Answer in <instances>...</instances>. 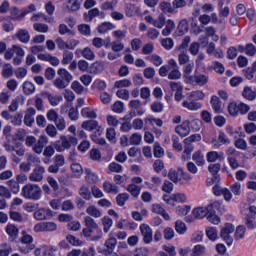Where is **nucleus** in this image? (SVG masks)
<instances>
[{"instance_id": "nucleus-5", "label": "nucleus", "mask_w": 256, "mask_h": 256, "mask_svg": "<svg viewBox=\"0 0 256 256\" xmlns=\"http://www.w3.org/2000/svg\"><path fill=\"white\" fill-rule=\"evenodd\" d=\"M251 107L243 102L237 104V102H232L228 105V111L230 115L235 117L236 115H247Z\"/></svg>"}, {"instance_id": "nucleus-33", "label": "nucleus", "mask_w": 256, "mask_h": 256, "mask_svg": "<svg viewBox=\"0 0 256 256\" xmlns=\"http://www.w3.org/2000/svg\"><path fill=\"white\" fill-rule=\"evenodd\" d=\"M130 109H138L137 115L141 116L145 114V110L141 107V100H131L129 102Z\"/></svg>"}, {"instance_id": "nucleus-39", "label": "nucleus", "mask_w": 256, "mask_h": 256, "mask_svg": "<svg viewBox=\"0 0 256 256\" xmlns=\"http://www.w3.org/2000/svg\"><path fill=\"white\" fill-rule=\"evenodd\" d=\"M24 95H33L35 93V84L33 82L26 81L22 85Z\"/></svg>"}, {"instance_id": "nucleus-7", "label": "nucleus", "mask_w": 256, "mask_h": 256, "mask_svg": "<svg viewBox=\"0 0 256 256\" xmlns=\"http://www.w3.org/2000/svg\"><path fill=\"white\" fill-rule=\"evenodd\" d=\"M20 241L24 245H27L19 248L20 253H24L25 255H27V253H31V251L35 249V244H33V236L27 234L26 231H22V237Z\"/></svg>"}, {"instance_id": "nucleus-41", "label": "nucleus", "mask_w": 256, "mask_h": 256, "mask_svg": "<svg viewBox=\"0 0 256 256\" xmlns=\"http://www.w3.org/2000/svg\"><path fill=\"white\" fill-rule=\"evenodd\" d=\"M82 117H86V119H97V113L94 110H91L90 107L83 108L81 110Z\"/></svg>"}, {"instance_id": "nucleus-27", "label": "nucleus", "mask_w": 256, "mask_h": 256, "mask_svg": "<svg viewBox=\"0 0 256 256\" xmlns=\"http://www.w3.org/2000/svg\"><path fill=\"white\" fill-rule=\"evenodd\" d=\"M35 113H36L35 108H29L27 110V113L24 116V123L27 125V127H31V125L35 123V118H33Z\"/></svg>"}, {"instance_id": "nucleus-42", "label": "nucleus", "mask_w": 256, "mask_h": 256, "mask_svg": "<svg viewBox=\"0 0 256 256\" xmlns=\"http://www.w3.org/2000/svg\"><path fill=\"white\" fill-rule=\"evenodd\" d=\"M220 207H221V203H219V201H215L209 204L207 207H205L207 211V215H215V213H217Z\"/></svg>"}, {"instance_id": "nucleus-49", "label": "nucleus", "mask_w": 256, "mask_h": 256, "mask_svg": "<svg viewBox=\"0 0 256 256\" xmlns=\"http://www.w3.org/2000/svg\"><path fill=\"white\" fill-rule=\"evenodd\" d=\"M127 191L131 193L132 197H139V194L141 193V187L135 185V184H129L127 187Z\"/></svg>"}, {"instance_id": "nucleus-45", "label": "nucleus", "mask_w": 256, "mask_h": 256, "mask_svg": "<svg viewBox=\"0 0 256 256\" xmlns=\"http://www.w3.org/2000/svg\"><path fill=\"white\" fill-rule=\"evenodd\" d=\"M208 171L211 173L212 177H220L219 171H221V165L219 163L210 164L208 166Z\"/></svg>"}, {"instance_id": "nucleus-40", "label": "nucleus", "mask_w": 256, "mask_h": 256, "mask_svg": "<svg viewBox=\"0 0 256 256\" xmlns=\"http://www.w3.org/2000/svg\"><path fill=\"white\" fill-rule=\"evenodd\" d=\"M192 214L195 219H204V217H207V209L205 207H198L192 211Z\"/></svg>"}, {"instance_id": "nucleus-17", "label": "nucleus", "mask_w": 256, "mask_h": 256, "mask_svg": "<svg viewBox=\"0 0 256 256\" xmlns=\"http://www.w3.org/2000/svg\"><path fill=\"white\" fill-rule=\"evenodd\" d=\"M38 59L40 61H48V63H50V65H52L53 67H58L59 63H61L59 58L51 56V54L49 53L38 54Z\"/></svg>"}, {"instance_id": "nucleus-1", "label": "nucleus", "mask_w": 256, "mask_h": 256, "mask_svg": "<svg viewBox=\"0 0 256 256\" xmlns=\"http://www.w3.org/2000/svg\"><path fill=\"white\" fill-rule=\"evenodd\" d=\"M79 143V140L75 136H60V140L54 142V148L58 153H63L66 149H71V145L75 147Z\"/></svg>"}, {"instance_id": "nucleus-32", "label": "nucleus", "mask_w": 256, "mask_h": 256, "mask_svg": "<svg viewBox=\"0 0 256 256\" xmlns=\"http://www.w3.org/2000/svg\"><path fill=\"white\" fill-rule=\"evenodd\" d=\"M57 73L59 75V78L66 81V83H71V81H73V75H71V73H69V71H67V69L60 68L57 71Z\"/></svg>"}, {"instance_id": "nucleus-2", "label": "nucleus", "mask_w": 256, "mask_h": 256, "mask_svg": "<svg viewBox=\"0 0 256 256\" xmlns=\"http://www.w3.org/2000/svg\"><path fill=\"white\" fill-rule=\"evenodd\" d=\"M255 206L251 205L248 206L247 208H244L242 210V214L244 216L243 218V223L244 227L246 229H249L250 231H253V229H256V220H255Z\"/></svg>"}, {"instance_id": "nucleus-58", "label": "nucleus", "mask_w": 256, "mask_h": 256, "mask_svg": "<svg viewBox=\"0 0 256 256\" xmlns=\"http://www.w3.org/2000/svg\"><path fill=\"white\" fill-rule=\"evenodd\" d=\"M179 31V35H185L187 31L189 30V25L187 24V20H181L177 27Z\"/></svg>"}, {"instance_id": "nucleus-6", "label": "nucleus", "mask_w": 256, "mask_h": 256, "mask_svg": "<svg viewBox=\"0 0 256 256\" xmlns=\"http://www.w3.org/2000/svg\"><path fill=\"white\" fill-rule=\"evenodd\" d=\"M234 232L235 226L232 223H226L220 231V237L223 241L226 242V245H228V247H231L233 245V237L231 236V234Z\"/></svg>"}, {"instance_id": "nucleus-9", "label": "nucleus", "mask_w": 256, "mask_h": 256, "mask_svg": "<svg viewBox=\"0 0 256 256\" xmlns=\"http://www.w3.org/2000/svg\"><path fill=\"white\" fill-rule=\"evenodd\" d=\"M140 233L143 237V242L147 245L153 241V229L148 224L140 225Z\"/></svg>"}, {"instance_id": "nucleus-37", "label": "nucleus", "mask_w": 256, "mask_h": 256, "mask_svg": "<svg viewBox=\"0 0 256 256\" xmlns=\"http://www.w3.org/2000/svg\"><path fill=\"white\" fill-rule=\"evenodd\" d=\"M175 29V22L173 20L169 19L166 22V27L162 30V35L164 37H169L171 33H173V30Z\"/></svg>"}, {"instance_id": "nucleus-63", "label": "nucleus", "mask_w": 256, "mask_h": 256, "mask_svg": "<svg viewBox=\"0 0 256 256\" xmlns=\"http://www.w3.org/2000/svg\"><path fill=\"white\" fill-rule=\"evenodd\" d=\"M53 83L57 89H65L69 86V83L60 77L56 78Z\"/></svg>"}, {"instance_id": "nucleus-43", "label": "nucleus", "mask_w": 256, "mask_h": 256, "mask_svg": "<svg viewBox=\"0 0 256 256\" xmlns=\"http://www.w3.org/2000/svg\"><path fill=\"white\" fill-rule=\"evenodd\" d=\"M193 161H195L196 165L203 166L205 165V158L201 151H196L192 156Z\"/></svg>"}, {"instance_id": "nucleus-54", "label": "nucleus", "mask_w": 256, "mask_h": 256, "mask_svg": "<svg viewBox=\"0 0 256 256\" xmlns=\"http://www.w3.org/2000/svg\"><path fill=\"white\" fill-rule=\"evenodd\" d=\"M82 57H84V59H87L88 61H93V59H95V52H93L91 48L86 47L82 51Z\"/></svg>"}, {"instance_id": "nucleus-3", "label": "nucleus", "mask_w": 256, "mask_h": 256, "mask_svg": "<svg viewBox=\"0 0 256 256\" xmlns=\"http://www.w3.org/2000/svg\"><path fill=\"white\" fill-rule=\"evenodd\" d=\"M41 187L37 184H26L22 188V195L25 199H31L32 201H39L41 199Z\"/></svg>"}, {"instance_id": "nucleus-51", "label": "nucleus", "mask_w": 256, "mask_h": 256, "mask_svg": "<svg viewBox=\"0 0 256 256\" xmlns=\"http://www.w3.org/2000/svg\"><path fill=\"white\" fill-rule=\"evenodd\" d=\"M66 240L68 243H70V245H73L74 247H81V245H83V241L77 239V237L71 234L66 236Z\"/></svg>"}, {"instance_id": "nucleus-31", "label": "nucleus", "mask_w": 256, "mask_h": 256, "mask_svg": "<svg viewBox=\"0 0 256 256\" xmlns=\"http://www.w3.org/2000/svg\"><path fill=\"white\" fill-rule=\"evenodd\" d=\"M112 29H115V25L111 22H103L97 27L98 33H101V34L108 33Z\"/></svg>"}, {"instance_id": "nucleus-4", "label": "nucleus", "mask_w": 256, "mask_h": 256, "mask_svg": "<svg viewBox=\"0 0 256 256\" xmlns=\"http://www.w3.org/2000/svg\"><path fill=\"white\" fill-rule=\"evenodd\" d=\"M104 249L99 248L98 253H101L105 256H119L115 252V248L117 247V238L113 235V232L109 234V238L104 243Z\"/></svg>"}, {"instance_id": "nucleus-35", "label": "nucleus", "mask_w": 256, "mask_h": 256, "mask_svg": "<svg viewBox=\"0 0 256 256\" xmlns=\"http://www.w3.org/2000/svg\"><path fill=\"white\" fill-rule=\"evenodd\" d=\"M6 185L9 187V190L14 193V195H17L19 193L21 186L19 185L18 181L15 179H10L7 181Z\"/></svg>"}, {"instance_id": "nucleus-12", "label": "nucleus", "mask_w": 256, "mask_h": 256, "mask_svg": "<svg viewBox=\"0 0 256 256\" xmlns=\"http://www.w3.org/2000/svg\"><path fill=\"white\" fill-rule=\"evenodd\" d=\"M212 144L214 147H221V145H231V139L227 137V134L225 132L220 131L218 134V138L212 139Z\"/></svg>"}, {"instance_id": "nucleus-25", "label": "nucleus", "mask_w": 256, "mask_h": 256, "mask_svg": "<svg viewBox=\"0 0 256 256\" xmlns=\"http://www.w3.org/2000/svg\"><path fill=\"white\" fill-rule=\"evenodd\" d=\"M223 161L225 159V154L223 152H216V151H211L207 153V162L208 163H215V161Z\"/></svg>"}, {"instance_id": "nucleus-11", "label": "nucleus", "mask_w": 256, "mask_h": 256, "mask_svg": "<svg viewBox=\"0 0 256 256\" xmlns=\"http://www.w3.org/2000/svg\"><path fill=\"white\" fill-rule=\"evenodd\" d=\"M81 127L86 131H95L97 129L98 135H103V130H101V126H99V122L96 120H86L82 123Z\"/></svg>"}, {"instance_id": "nucleus-29", "label": "nucleus", "mask_w": 256, "mask_h": 256, "mask_svg": "<svg viewBox=\"0 0 256 256\" xmlns=\"http://www.w3.org/2000/svg\"><path fill=\"white\" fill-rule=\"evenodd\" d=\"M85 179L88 183L90 184H95L97 183V181H99V176H97V174H95L93 171H91V169L89 168H85Z\"/></svg>"}, {"instance_id": "nucleus-50", "label": "nucleus", "mask_w": 256, "mask_h": 256, "mask_svg": "<svg viewBox=\"0 0 256 256\" xmlns=\"http://www.w3.org/2000/svg\"><path fill=\"white\" fill-rule=\"evenodd\" d=\"M194 81L196 85L203 87L204 85H207L209 78L206 75H196L194 76Z\"/></svg>"}, {"instance_id": "nucleus-8", "label": "nucleus", "mask_w": 256, "mask_h": 256, "mask_svg": "<svg viewBox=\"0 0 256 256\" xmlns=\"http://www.w3.org/2000/svg\"><path fill=\"white\" fill-rule=\"evenodd\" d=\"M85 225L90 229H96L98 233L97 236L91 237V241H99V239L103 237V231H101V228H99V225L97 224V222H95V220L90 216L85 217Z\"/></svg>"}, {"instance_id": "nucleus-52", "label": "nucleus", "mask_w": 256, "mask_h": 256, "mask_svg": "<svg viewBox=\"0 0 256 256\" xmlns=\"http://www.w3.org/2000/svg\"><path fill=\"white\" fill-rule=\"evenodd\" d=\"M67 9H69V11H79V9H81V2L79 0H69Z\"/></svg>"}, {"instance_id": "nucleus-60", "label": "nucleus", "mask_w": 256, "mask_h": 256, "mask_svg": "<svg viewBox=\"0 0 256 256\" xmlns=\"http://www.w3.org/2000/svg\"><path fill=\"white\" fill-rule=\"evenodd\" d=\"M0 247L3 248L0 249V256H9L11 253H13V248H11V246H9L7 243L1 244Z\"/></svg>"}, {"instance_id": "nucleus-20", "label": "nucleus", "mask_w": 256, "mask_h": 256, "mask_svg": "<svg viewBox=\"0 0 256 256\" xmlns=\"http://www.w3.org/2000/svg\"><path fill=\"white\" fill-rule=\"evenodd\" d=\"M16 39L20 41V43L27 44L31 40V35L27 29H20L15 34Z\"/></svg>"}, {"instance_id": "nucleus-36", "label": "nucleus", "mask_w": 256, "mask_h": 256, "mask_svg": "<svg viewBox=\"0 0 256 256\" xmlns=\"http://www.w3.org/2000/svg\"><path fill=\"white\" fill-rule=\"evenodd\" d=\"M245 231H247V228L245 227V225L237 226L234 233L235 241H241V239L245 237Z\"/></svg>"}, {"instance_id": "nucleus-34", "label": "nucleus", "mask_w": 256, "mask_h": 256, "mask_svg": "<svg viewBox=\"0 0 256 256\" xmlns=\"http://www.w3.org/2000/svg\"><path fill=\"white\" fill-rule=\"evenodd\" d=\"M2 77L4 79H9V77H13V66L10 63H5L2 67Z\"/></svg>"}, {"instance_id": "nucleus-19", "label": "nucleus", "mask_w": 256, "mask_h": 256, "mask_svg": "<svg viewBox=\"0 0 256 256\" xmlns=\"http://www.w3.org/2000/svg\"><path fill=\"white\" fill-rule=\"evenodd\" d=\"M41 96L44 99H48V101H49L50 105H52V107H57V105H59V103H61V101L63 100V97H61V96H53L49 92H42Z\"/></svg>"}, {"instance_id": "nucleus-23", "label": "nucleus", "mask_w": 256, "mask_h": 256, "mask_svg": "<svg viewBox=\"0 0 256 256\" xmlns=\"http://www.w3.org/2000/svg\"><path fill=\"white\" fill-rule=\"evenodd\" d=\"M6 233L9 235V241H15L19 235V228L13 224H8L6 226Z\"/></svg>"}, {"instance_id": "nucleus-47", "label": "nucleus", "mask_w": 256, "mask_h": 256, "mask_svg": "<svg viewBox=\"0 0 256 256\" xmlns=\"http://www.w3.org/2000/svg\"><path fill=\"white\" fill-rule=\"evenodd\" d=\"M175 230L179 233V235H184L187 231V225H185V222L177 220L175 222Z\"/></svg>"}, {"instance_id": "nucleus-48", "label": "nucleus", "mask_w": 256, "mask_h": 256, "mask_svg": "<svg viewBox=\"0 0 256 256\" xmlns=\"http://www.w3.org/2000/svg\"><path fill=\"white\" fill-rule=\"evenodd\" d=\"M146 59L148 61H151V63H153V65H155L156 67H159L160 65H163V58H161V56L157 55V54H153L151 56L146 57Z\"/></svg>"}, {"instance_id": "nucleus-15", "label": "nucleus", "mask_w": 256, "mask_h": 256, "mask_svg": "<svg viewBox=\"0 0 256 256\" xmlns=\"http://www.w3.org/2000/svg\"><path fill=\"white\" fill-rule=\"evenodd\" d=\"M190 121L186 120L181 125L176 126L175 131L180 137H187L191 133Z\"/></svg>"}, {"instance_id": "nucleus-14", "label": "nucleus", "mask_w": 256, "mask_h": 256, "mask_svg": "<svg viewBox=\"0 0 256 256\" xmlns=\"http://www.w3.org/2000/svg\"><path fill=\"white\" fill-rule=\"evenodd\" d=\"M51 217H53V211L50 209L41 208L34 212V219L37 221H45V219H49Z\"/></svg>"}, {"instance_id": "nucleus-26", "label": "nucleus", "mask_w": 256, "mask_h": 256, "mask_svg": "<svg viewBox=\"0 0 256 256\" xmlns=\"http://www.w3.org/2000/svg\"><path fill=\"white\" fill-rule=\"evenodd\" d=\"M210 104L212 106V109L215 113H223V108L221 107L222 103L219 97L212 96L210 100Z\"/></svg>"}, {"instance_id": "nucleus-28", "label": "nucleus", "mask_w": 256, "mask_h": 256, "mask_svg": "<svg viewBox=\"0 0 256 256\" xmlns=\"http://www.w3.org/2000/svg\"><path fill=\"white\" fill-rule=\"evenodd\" d=\"M78 195L85 199V201H91V189L85 184L79 188Z\"/></svg>"}, {"instance_id": "nucleus-38", "label": "nucleus", "mask_w": 256, "mask_h": 256, "mask_svg": "<svg viewBox=\"0 0 256 256\" xmlns=\"http://www.w3.org/2000/svg\"><path fill=\"white\" fill-rule=\"evenodd\" d=\"M101 15V11H99V8H93L88 11V13H84V19L85 21H93L95 17H99Z\"/></svg>"}, {"instance_id": "nucleus-44", "label": "nucleus", "mask_w": 256, "mask_h": 256, "mask_svg": "<svg viewBox=\"0 0 256 256\" xmlns=\"http://www.w3.org/2000/svg\"><path fill=\"white\" fill-rule=\"evenodd\" d=\"M129 201V194L128 193H121L118 194L116 197V203L119 205V207H123L125 203Z\"/></svg>"}, {"instance_id": "nucleus-55", "label": "nucleus", "mask_w": 256, "mask_h": 256, "mask_svg": "<svg viewBox=\"0 0 256 256\" xmlns=\"http://www.w3.org/2000/svg\"><path fill=\"white\" fill-rule=\"evenodd\" d=\"M73 57H74L73 52H71L69 50H64L62 64L69 65V63H71V61H73Z\"/></svg>"}, {"instance_id": "nucleus-21", "label": "nucleus", "mask_w": 256, "mask_h": 256, "mask_svg": "<svg viewBox=\"0 0 256 256\" xmlns=\"http://www.w3.org/2000/svg\"><path fill=\"white\" fill-rule=\"evenodd\" d=\"M152 211H153V213H156L157 215H161V217H163V219H165V221L171 220V216H169V213H167V211H165V208L161 207L160 204H153Z\"/></svg>"}, {"instance_id": "nucleus-56", "label": "nucleus", "mask_w": 256, "mask_h": 256, "mask_svg": "<svg viewBox=\"0 0 256 256\" xmlns=\"http://www.w3.org/2000/svg\"><path fill=\"white\" fill-rule=\"evenodd\" d=\"M102 224L104 226V233H109V230L113 227V219L105 216L102 218Z\"/></svg>"}, {"instance_id": "nucleus-18", "label": "nucleus", "mask_w": 256, "mask_h": 256, "mask_svg": "<svg viewBox=\"0 0 256 256\" xmlns=\"http://www.w3.org/2000/svg\"><path fill=\"white\" fill-rule=\"evenodd\" d=\"M103 71H105V62L102 61H96L89 67V73H91V75H99V73H103Z\"/></svg>"}, {"instance_id": "nucleus-30", "label": "nucleus", "mask_w": 256, "mask_h": 256, "mask_svg": "<svg viewBox=\"0 0 256 256\" xmlns=\"http://www.w3.org/2000/svg\"><path fill=\"white\" fill-rule=\"evenodd\" d=\"M103 189L105 193H114V195H117V193H119V187L109 181H105L103 183Z\"/></svg>"}, {"instance_id": "nucleus-64", "label": "nucleus", "mask_w": 256, "mask_h": 256, "mask_svg": "<svg viewBox=\"0 0 256 256\" xmlns=\"http://www.w3.org/2000/svg\"><path fill=\"white\" fill-rule=\"evenodd\" d=\"M61 209L63 211H73L75 209V204H73V201L71 200H65L62 203Z\"/></svg>"}, {"instance_id": "nucleus-53", "label": "nucleus", "mask_w": 256, "mask_h": 256, "mask_svg": "<svg viewBox=\"0 0 256 256\" xmlns=\"http://www.w3.org/2000/svg\"><path fill=\"white\" fill-rule=\"evenodd\" d=\"M206 235L210 241H215L217 239L218 230L215 227H208L206 229Z\"/></svg>"}, {"instance_id": "nucleus-13", "label": "nucleus", "mask_w": 256, "mask_h": 256, "mask_svg": "<svg viewBox=\"0 0 256 256\" xmlns=\"http://www.w3.org/2000/svg\"><path fill=\"white\" fill-rule=\"evenodd\" d=\"M45 174V167L37 166L29 176L30 181H35L39 183V181H43V175Z\"/></svg>"}, {"instance_id": "nucleus-46", "label": "nucleus", "mask_w": 256, "mask_h": 256, "mask_svg": "<svg viewBox=\"0 0 256 256\" xmlns=\"http://www.w3.org/2000/svg\"><path fill=\"white\" fill-rule=\"evenodd\" d=\"M191 99L202 101V99H205V93L201 90L192 91L189 95V101H191Z\"/></svg>"}, {"instance_id": "nucleus-59", "label": "nucleus", "mask_w": 256, "mask_h": 256, "mask_svg": "<svg viewBox=\"0 0 256 256\" xmlns=\"http://www.w3.org/2000/svg\"><path fill=\"white\" fill-rule=\"evenodd\" d=\"M132 83L129 79L118 80L114 83L116 89H123V87H131Z\"/></svg>"}, {"instance_id": "nucleus-61", "label": "nucleus", "mask_w": 256, "mask_h": 256, "mask_svg": "<svg viewBox=\"0 0 256 256\" xmlns=\"http://www.w3.org/2000/svg\"><path fill=\"white\" fill-rule=\"evenodd\" d=\"M86 213L88 215H90L91 217H96V218L101 217V211H99V209H97V207H95V206H89L86 209Z\"/></svg>"}, {"instance_id": "nucleus-22", "label": "nucleus", "mask_w": 256, "mask_h": 256, "mask_svg": "<svg viewBox=\"0 0 256 256\" xmlns=\"http://www.w3.org/2000/svg\"><path fill=\"white\" fill-rule=\"evenodd\" d=\"M242 97L247 101H255L256 100V90H253L250 86H245L242 91Z\"/></svg>"}, {"instance_id": "nucleus-10", "label": "nucleus", "mask_w": 256, "mask_h": 256, "mask_svg": "<svg viewBox=\"0 0 256 256\" xmlns=\"http://www.w3.org/2000/svg\"><path fill=\"white\" fill-rule=\"evenodd\" d=\"M57 224L55 222H41L34 226L35 233H41L43 231H56Z\"/></svg>"}, {"instance_id": "nucleus-57", "label": "nucleus", "mask_w": 256, "mask_h": 256, "mask_svg": "<svg viewBox=\"0 0 256 256\" xmlns=\"http://www.w3.org/2000/svg\"><path fill=\"white\" fill-rule=\"evenodd\" d=\"M78 31L81 33V35L88 37L91 35V26H89V24H80L78 26Z\"/></svg>"}, {"instance_id": "nucleus-62", "label": "nucleus", "mask_w": 256, "mask_h": 256, "mask_svg": "<svg viewBox=\"0 0 256 256\" xmlns=\"http://www.w3.org/2000/svg\"><path fill=\"white\" fill-rule=\"evenodd\" d=\"M160 9L163 11V13H173L175 9H173V6H171V2H161L160 3Z\"/></svg>"}, {"instance_id": "nucleus-16", "label": "nucleus", "mask_w": 256, "mask_h": 256, "mask_svg": "<svg viewBox=\"0 0 256 256\" xmlns=\"http://www.w3.org/2000/svg\"><path fill=\"white\" fill-rule=\"evenodd\" d=\"M49 143V138L45 135H41L37 141V143L33 147V151H35L38 155H41L43 153V149L45 148V145Z\"/></svg>"}, {"instance_id": "nucleus-24", "label": "nucleus", "mask_w": 256, "mask_h": 256, "mask_svg": "<svg viewBox=\"0 0 256 256\" xmlns=\"http://www.w3.org/2000/svg\"><path fill=\"white\" fill-rule=\"evenodd\" d=\"M182 107L188 109L189 111H199V109L203 107V104L201 102L184 100L182 103Z\"/></svg>"}]
</instances>
